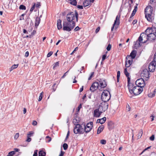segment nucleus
Listing matches in <instances>:
<instances>
[{
	"instance_id": "72a5a7b5",
	"label": "nucleus",
	"mask_w": 156,
	"mask_h": 156,
	"mask_svg": "<svg viewBox=\"0 0 156 156\" xmlns=\"http://www.w3.org/2000/svg\"><path fill=\"white\" fill-rule=\"evenodd\" d=\"M19 9L21 10H25L26 9V7L25 5H20Z\"/></svg>"
},
{
	"instance_id": "423d86ee",
	"label": "nucleus",
	"mask_w": 156,
	"mask_h": 156,
	"mask_svg": "<svg viewBox=\"0 0 156 156\" xmlns=\"http://www.w3.org/2000/svg\"><path fill=\"white\" fill-rule=\"evenodd\" d=\"M83 129V125H80V124H77L74 127L73 132L76 134L78 133L83 134L84 133Z\"/></svg>"
},
{
	"instance_id": "20e7f679",
	"label": "nucleus",
	"mask_w": 156,
	"mask_h": 156,
	"mask_svg": "<svg viewBox=\"0 0 156 156\" xmlns=\"http://www.w3.org/2000/svg\"><path fill=\"white\" fill-rule=\"evenodd\" d=\"M152 8L151 6H147L145 9V17L149 21H151V16L152 14Z\"/></svg>"
},
{
	"instance_id": "4c0bfd02",
	"label": "nucleus",
	"mask_w": 156,
	"mask_h": 156,
	"mask_svg": "<svg viewBox=\"0 0 156 156\" xmlns=\"http://www.w3.org/2000/svg\"><path fill=\"white\" fill-rule=\"evenodd\" d=\"M34 134V132L33 131H30L27 134V136L31 137L33 136Z\"/></svg>"
},
{
	"instance_id": "58836bf2",
	"label": "nucleus",
	"mask_w": 156,
	"mask_h": 156,
	"mask_svg": "<svg viewBox=\"0 0 156 156\" xmlns=\"http://www.w3.org/2000/svg\"><path fill=\"white\" fill-rule=\"evenodd\" d=\"M59 63L58 62H56L54 64L53 69H54L57 66H59Z\"/></svg>"
},
{
	"instance_id": "5fc2aeb1",
	"label": "nucleus",
	"mask_w": 156,
	"mask_h": 156,
	"mask_svg": "<svg viewBox=\"0 0 156 156\" xmlns=\"http://www.w3.org/2000/svg\"><path fill=\"white\" fill-rule=\"evenodd\" d=\"M30 137L27 136V139L26 140V141L27 142H30L31 141V139Z\"/></svg>"
},
{
	"instance_id": "a878e982",
	"label": "nucleus",
	"mask_w": 156,
	"mask_h": 156,
	"mask_svg": "<svg viewBox=\"0 0 156 156\" xmlns=\"http://www.w3.org/2000/svg\"><path fill=\"white\" fill-rule=\"evenodd\" d=\"M40 17H37L36 18V22L35 24V26L36 27L38 26L40 22Z\"/></svg>"
},
{
	"instance_id": "a18cd8bd",
	"label": "nucleus",
	"mask_w": 156,
	"mask_h": 156,
	"mask_svg": "<svg viewBox=\"0 0 156 156\" xmlns=\"http://www.w3.org/2000/svg\"><path fill=\"white\" fill-rule=\"evenodd\" d=\"M111 45L110 44H109L107 47L106 49L108 51H109L111 50Z\"/></svg>"
},
{
	"instance_id": "6e6d98bb",
	"label": "nucleus",
	"mask_w": 156,
	"mask_h": 156,
	"mask_svg": "<svg viewBox=\"0 0 156 156\" xmlns=\"http://www.w3.org/2000/svg\"><path fill=\"white\" fill-rule=\"evenodd\" d=\"M82 108V105L81 104H80L78 106L77 108V110L78 112H79L80 111V109Z\"/></svg>"
},
{
	"instance_id": "de8ad7c7",
	"label": "nucleus",
	"mask_w": 156,
	"mask_h": 156,
	"mask_svg": "<svg viewBox=\"0 0 156 156\" xmlns=\"http://www.w3.org/2000/svg\"><path fill=\"white\" fill-rule=\"evenodd\" d=\"M131 108L130 107L129 105L128 104H127L126 106V110L129 112Z\"/></svg>"
},
{
	"instance_id": "2eb2a0df",
	"label": "nucleus",
	"mask_w": 156,
	"mask_h": 156,
	"mask_svg": "<svg viewBox=\"0 0 156 156\" xmlns=\"http://www.w3.org/2000/svg\"><path fill=\"white\" fill-rule=\"evenodd\" d=\"M147 35L148 41H152L156 39L155 35L154 33H150L149 34Z\"/></svg>"
},
{
	"instance_id": "6e6552de",
	"label": "nucleus",
	"mask_w": 156,
	"mask_h": 156,
	"mask_svg": "<svg viewBox=\"0 0 156 156\" xmlns=\"http://www.w3.org/2000/svg\"><path fill=\"white\" fill-rule=\"evenodd\" d=\"M108 107V105L107 102H102L98 106V109L102 113L106 111Z\"/></svg>"
},
{
	"instance_id": "412c9836",
	"label": "nucleus",
	"mask_w": 156,
	"mask_h": 156,
	"mask_svg": "<svg viewBox=\"0 0 156 156\" xmlns=\"http://www.w3.org/2000/svg\"><path fill=\"white\" fill-rule=\"evenodd\" d=\"M79 122V118L78 117L77 114H75V118L73 119V123L75 126Z\"/></svg>"
},
{
	"instance_id": "aec40b11",
	"label": "nucleus",
	"mask_w": 156,
	"mask_h": 156,
	"mask_svg": "<svg viewBox=\"0 0 156 156\" xmlns=\"http://www.w3.org/2000/svg\"><path fill=\"white\" fill-rule=\"evenodd\" d=\"M124 73L126 76L127 77V82L129 83V81L130 80V78L129 77V73L127 72L126 68L124 69Z\"/></svg>"
},
{
	"instance_id": "e433bc0d",
	"label": "nucleus",
	"mask_w": 156,
	"mask_h": 156,
	"mask_svg": "<svg viewBox=\"0 0 156 156\" xmlns=\"http://www.w3.org/2000/svg\"><path fill=\"white\" fill-rule=\"evenodd\" d=\"M15 154L14 152L13 151H12L9 152L7 156H13V155Z\"/></svg>"
},
{
	"instance_id": "79ce46f5",
	"label": "nucleus",
	"mask_w": 156,
	"mask_h": 156,
	"mask_svg": "<svg viewBox=\"0 0 156 156\" xmlns=\"http://www.w3.org/2000/svg\"><path fill=\"white\" fill-rule=\"evenodd\" d=\"M107 53V51H106V54H104L102 56V62L105 59L106 57V53Z\"/></svg>"
},
{
	"instance_id": "4468645a",
	"label": "nucleus",
	"mask_w": 156,
	"mask_h": 156,
	"mask_svg": "<svg viewBox=\"0 0 156 156\" xmlns=\"http://www.w3.org/2000/svg\"><path fill=\"white\" fill-rule=\"evenodd\" d=\"M149 71L150 72H153L154 70L155 66L154 63L153 62H150L148 66Z\"/></svg>"
},
{
	"instance_id": "8fccbe9b",
	"label": "nucleus",
	"mask_w": 156,
	"mask_h": 156,
	"mask_svg": "<svg viewBox=\"0 0 156 156\" xmlns=\"http://www.w3.org/2000/svg\"><path fill=\"white\" fill-rule=\"evenodd\" d=\"M113 122L112 121L109 122H108V126L111 127L112 126V125H113Z\"/></svg>"
},
{
	"instance_id": "1a4fd4ad",
	"label": "nucleus",
	"mask_w": 156,
	"mask_h": 156,
	"mask_svg": "<svg viewBox=\"0 0 156 156\" xmlns=\"http://www.w3.org/2000/svg\"><path fill=\"white\" fill-rule=\"evenodd\" d=\"M93 125V122H90L87 123L86 126H85V125H83V127L84 128V132H85L86 133H88L92 129Z\"/></svg>"
},
{
	"instance_id": "7ed1b4c3",
	"label": "nucleus",
	"mask_w": 156,
	"mask_h": 156,
	"mask_svg": "<svg viewBox=\"0 0 156 156\" xmlns=\"http://www.w3.org/2000/svg\"><path fill=\"white\" fill-rule=\"evenodd\" d=\"M107 85V82L105 80L100 79L97 81L94 82L90 88H105Z\"/></svg>"
},
{
	"instance_id": "7c9ffc66",
	"label": "nucleus",
	"mask_w": 156,
	"mask_h": 156,
	"mask_svg": "<svg viewBox=\"0 0 156 156\" xmlns=\"http://www.w3.org/2000/svg\"><path fill=\"white\" fill-rule=\"evenodd\" d=\"M106 117H104L103 118L100 119V122H101V124H102L104 123L106 121Z\"/></svg>"
},
{
	"instance_id": "b1692460",
	"label": "nucleus",
	"mask_w": 156,
	"mask_h": 156,
	"mask_svg": "<svg viewBox=\"0 0 156 156\" xmlns=\"http://www.w3.org/2000/svg\"><path fill=\"white\" fill-rule=\"evenodd\" d=\"M66 1L71 5L74 6L76 5L77 2L76 0H66Z\"/></svg>"
},
{
	"instance_id": "e2e57ef3",
	"label": "nucleus",
	"mask_w": 156,
	"mask_h": 156,
	"mask_svg": "<svg viewBox=\"0 0 156 156\" xmlns=\"http://www.w3.org/2000/svg\"><path fill=\"white\" fill-rule=\"evenodd\" d=\"M68 71H68L67 72H66L63 75L62 77L61 78H62V79L64 78L66 76L67 73L68 72Z\"/></svg>"
},
{
	"instance_id": "864d4df0",
	"label": "nucleus",
	"mask_w": 156,
	"mask_h": 156,
	"mask_svg": "<svg viewBox=\"0 0 156 156\" xmlns=\"http://www.w3.org/2000/svg\"><path fill=\"white\" fill-rule=\"evenodd\" d=\"M154 135H152L150 137V139L151 140L153 141L154 140Z\"/></svg>"
},
{
	"instance_id": "09e8293b",
	"label": "nucleus",
	"mask_w": 156,
	"mask_h": 156,
	"mask_svg": "<svg viewBox=\"0 0 156 156\" xmlns=\"http://www.w3.org/2000/svg\"><path fill=\"white\" fill-rule=\"evenodd\" d=\"M81 28H80L78 26H77L74 29V31L75 32H76L79 30Z\"/></svg>"
},
{
	"instance_id": "bb28decb",
	"label": "nucleus",
	"mask_w": 156,
	"mask_h": 156,
	"mask_svg": "<svg viewBox=\"0 0 156 156\" xmlns=\"http://www.w3.org/2000/svg\"><path fill=\"white\" fill-rule=\"evenodd\" d=\"M144 33H145V34H147V35H149L150 33H153L151 30V27H148L145 30Z\"/></svg>"
},
{
	"instance_id": "0eeeda50",
	"label": "nucleus",
	"mask_w": 156,
	"mask_h": 156,
	"mask_svg": "<svg viewBox=\"0 0 156 156\" xmlns=\"http://www.w3.org/2000/svg\"><path fill=\"white\" fill-rule=\"evenodd\" d=\"M63 30L67 31H70L74 27H73L72 24L67 22L64 21L63 23Z\"/></svg>"
},
{
	"instance_id": "bf43d9fd",
	"label": "nucleus",
	"mask_w": 156,
	"mask_h": 156,
	"mask_svg": "<svg viewBox=\"0 0 156 156\" xmlns=\"http://www.w3.org/2000/svg\"><path fill=\"white\" fill-rule=\"evenodd\" d=\"M37 124V121H33V122H32V124L33 125V126H36Z\"/></svg>"
},
{
	"instance_id": "3c124183",
	"label": "nucleus",
	"mask_w": 156,
	"mask_h": 156,
	"mask_svg": "<svg viewBox=\"0 0 156 156\" xmlns=\"http://www.w3.org/2000/svg\"><path fill=\"white\" fill-rule=\"evenodd\" d=\"M38 150H36L34 151V154L33 156H37Z\"/></svg>"
},
{
	"instance_id": "f704fd0d",
	"label": "nucleus",
	"mask_w": 156,
	"mask_h": 156,
	"mask_svg": "<svg viewBox=\"0 0 156 156\" xmlns=\"http://www.w3.org/2000/svg\"><path fill=\"white\" fill-rule=\"evenodd\" d=\"M62 147L64 150H66L68 147V145L67 144L64 143L63 144Z\"/></svg>"
},
{
	"instance_id": "9d476101",
	"label": "nucleus",
	"mask_w": 156,
	"mask_h": 156,
	"mask_svg": "<svg viewBox=\"0 0 156 156\" xmlns=\"http://www.w3.org/2000/svg\"><path fill=\"white\" fill-rule=\"evenodd\" d=\"M150 73L147 69H144L141 73V76L143 77L146 80H148L149 78Z\"/></svg>"
},
{
	"instance_id": "c756f323",
	"label": "nucleus",
	"mask_w": 156,
	"mask_h": 156,
	"mask_svg": "<svg viewBox=\"0 0 156 156\" xmlns=\"http://www.w3.org/2000/svg\"><path fill=\"white\" fill-rule=\"evenodd\" d=\"M18 64L16 65L14 64L10 68V71L11 72L14 69L18 67Z\"/></svg>"
},
{
	"instance_id": "4be33fe9",
	"label": "nucleus",
	"mask_w": 156,
	"mask_h": 156,
	"mask_svg": "<svg viewBox=\"0 0 156 156\" xmlns=\"http://www.w3.org/2000/svg\"><path fill=\"white\" fill-rule=\"evenodd\" d=\"M62 21L60 19H58L57 20V26L58 30H60L62 28V26L61 24Z\"/></svg>"
},
{
	"instance_id": "338daca9",
	"label": "nucleus",
	"mask_w": 156,
	"mask_h": 156,
	"mask_svg": "<svg viewBox=\"0 0 156 156\" xmlns=\"http://www.w3.org/2000/svg\"><path fill=\"white\" fill-rule=\"evenodd\" d=\"M20 151V149L18 148H15L14 149V151H13L15 152V154L16 152H18Z\"/></svg>"
},
{
	"instance_id": "c9c22d12",
	"label": "nucleus",
	"mask_w": 156,
	"mask_h": 156,
	"mask_svg": "<svg viewBox=\"0 0 156 156\" xmlns=\"http://www.w3.org/2000/svg\"><path fill=\"white\" fill-rule=\"evenodd\" d=\"M35 3H34L33 5L32 6V7L30 8V12H32L33 10L35 8Z\"/></svg>"
},
{
	"instance_id": "9b49d317",
	"label": "nucleus",
	"mask_w": 156,
	"mask_h": 156,
	"mask_svg": "<svg viewBox=\"0 0 156 156\" xmlns=\"http://www.w3.org/2000/svg\"><path fill=\"white\" fill-rule=\"evenodd\" d=\"M136 51L135 50L132 51L129 55H128L126 57V59H131L133 60L134 58L136 55Z\"/></svg>"
},
{
	"instance_id": "a19ab883",
	"label": "nucleus",
	"mask_w": 156,
	"mask_h": 156,
	"mask_svg": "<svg viewBox=\"0 0 156 156\" xmlns=\"http://www.w3.org/2000/svg\"><path fill=\"white\" fill-rule=\"evenodd\" d=\"M151 30L152 31V33L155 34V32H156V27H151Z\"/></svg>"
},
{
	"instance_id": "f3484780",
	"label": "nucleus",
	"mask_w": 156,
	"mask_h": 156,
	"mask_svg": "<svg viewBox=\"0 0 156 156\" xmlns=\"http://www.w3.org/2000/svg\"><path fill=\"white\" fill-rule=\"evenodd\" d=\"M156 92V89L153 90L151 89L148 92V96L151 98L154 97L155 95V92Z\"/></svg>"
},
{
	"instance_id": "052dcab7",
	"label": "nucleus",
	"mask_w": 156,
	"mask_h": 156,
	"mask_svg": "<svg viewBox=\"0 0 156 156\" xmlns=\"http://www.w3.org/2000/svg\"><path fill=\"white\" fill-rule=\"evenodd\" d=\"M64 153L65 152L64 151H61L60 153L59 156H63L64 155Z\"/></svg>"
},
{
	"instance_id": "2f4dec72",
	"label": "nucleus",
	"mask_w": 156,
	"mask_h": 156,
	"mask_svg": "<svg viewBox=\"0 0 156 156\" xmlns=\"http://www.w3.org/2000/svg\"><path fill=\"white\" fill-rule=\"evenodd\" d=\"M136 89V88H128L130 94H132L133 93L135 95H136V94L134 93V90Z\"/></svg>"
},
{
	"instance_id": "49530a36",
	"label": "nucleus",
	"mask_w": 156,
	"mask_h": 156,
	"mask_svg": "<svg viewBox=\"0 0 156 156\" xmlns=\"http://www.w3.org/2000/svg\"><path fill=\"white\" fill-rule=\"evenodd\" d=\"M106 142V140H101L100 143L102 144H105Z\"/></svg>"
},
{
	"instance_id": "69168bd1",
	"label": "nucleus",
	"mask_w": 156,
	"mask_h": 156,
	"mask_svg": "<svg viewBox=\"0 0 156 156\" xmlns=\"http://www.w3.org/2000/svg\"><path fill=\"white\" fill-rule=\"evenodd\" d=\"M36 31L35 30H34L31 34V36L34 35L35 34H36Z\"/></svg>"
},
{
	"instance_id": "f03ea898",
	"label": "nucleus",
	"mask_w": 156,
	"mask_h": 156,
	"mask_svg": "<svg viewBox=\"0 0 156 156\" xmlns=\"http://www.w3.org/2000/svg\"><path fill=\"white\" fill-rule=\"evenodd\" d=\"M148 35L145 33L141 34L138 40H137V47H141L142 44L146 43L148 41Z\"/></svg>"
},
{
	"instance_id": "39448f33",
	"label": "nucleus",
	"mask_w": 156,
	"mask_h": 156,
	"mask_svg": "<svg viewBox=\"0 0 156 156\" xmlns=\"http://www.w3.org/2000/svg\"><path fill=\"white\" fill-rule=\"evenodd\" d=\"M111 96L110 93L109 91L104 90L101 94V100L103 102H106L109 100Z\"/></svg>"
},
{
	"instance_id": "ea45409f",
	"label": "nucleus",
	"mask_w": 156,
	"mask_h": 156,
	"mask_svg": "<svg viewBox=\"0 0 156 156\" xmlns=\"http://www.w3.org/2000/svg\"><path fill=\"white\" fill-rule=\"evenodd\" d=\"M43 93V92H42L40 93V95L39 96V99H38V101H40L42 98V95Z\"/></svg>"
},
{
	"instance_id": "4d7b16f0",
	"label": "nucleus",
	"mask_w": 156,
	"mask_h": 156,
	"mask_svg": "<svg viewBox=\"0 0 156 156\" xmlns=\"http://www.w3.org/2000/svg\"><path fill=\"white\" fill-rule=\"evenodd\" d=\"M46 138L47 139H48V140H47L48 141V142H49L51 141V138L49 136H46Z\"/></svg>"
},
{
	"instance_id": "a211bd4d",
	"label": "nucleus",
	"mask_w": 156,
	"mask_h": 156,
	"mask_svg": "<svg viewBox=\"0 0 156 156\" xmlns=\"http://www.w3.org/2000/svg\"><path fill=\"white\" fill-rule=\"evenodd\" d=\"M133 62V60L130 59L128 60V59H126L125 62V66L126 67L128 68L131 65L132 63Z\"/></svg>"
},
{
	"instance_id": "f8f14e48",
	"label": "nucleus",
	"mask_w": 156,
	"mask_h": 156,
	"mask_svg": "<svg viewBox=\"0 0 156 156\" xmlns=\"http://www.w3.org/2000/svg\"><path fill=\"white\" fill-rule=\"evenodd\" d=\"M137 87L143 88L145 85V82L142 79H137Z\"/></svg>"
},
{
	"instance_id": "dca6fc26",
	"label": "nucleus",
	"mask_w": 156,
	"mask_h": 156,
	"mask_svg": "<svg viewBox=\"0 0 156 156\" xmlns=\"http://www.w3.org/2000/svg\"><path fill=\"white\" fill-rule=\"evenodd\" d=\"M102 113V112H101V111L97 108L94 110V116L96 117H99Z\"/></svg>"
},
{
	"instance_id": "0e129e2a",
	"label": "nucleus",
	"mask_w": 156,
	"mask_h": 156,
	"mask_svg": "<svg viewBox=\"0 0 156 156\" xmlns=\"http://www.w3.org/2000/svg\"><path fill=\"white\" fill-rule=\"evenodd\" d=\"M77 7L80 9H83V6H82V5H78L77 6Z\"/></svg>"
},
{
	"instance_id": "603ef678",
	"label": "nucleus",
	"mask_w": 156,
	"mask_h": 156,
	"mask_svg": "<svg viewBox=\"0 0 156 156\" xmlns=\"http://www.w3.org/2000/svg\"><path fill=\"white\" fill-rule=\"evenodd\" d=\"M53 52L52 51H50L47 54V57H50V56H51L52 55V54Z\"/></svg>"
},
{
	"instance_id": "c03bdc74",
	"label": "nucleus",
	"mask_w": 156,
	"mask_h": 156,
	"mask_svg": "<svg viewBox=\"0 0 156 156\" xmlns=\"http://www.w3.org/2000/svg\"><path fill=\"white\" fill-rule=\"evenodd\" d=\"M19 136V133H16L14 136V139H17L18 138Z\"/></svg>"
},
{
	"instance_id": "ddd939ff",
	"label": "nucleus",
	"mask_w": 156,
	"mask_h": 156,
	"mask_svg": "<svg viewBox=\"0 0 156 156\" xmlns=\"http://www.w3.org/2000/svg\"><path fill=\"white\" fill-rule=\"evenodd\" d=\"M120 17V15H119V16H118V15H117L116 18L115 20L114 21V24L113 25L112 27L111 28V31H112L113 30L116 24L117 25H119V24L120 23V21H119V18Z\"/></svg>"
},
{
	"instance_id": "5701e85b",
	"label": "nucleus",
	"mask_w": 156,
	"mask_h": 156,
	"mask_svg": "<svg viewBox=\"0 0 156 156\" xmlns=\"http://www.w3.org/2000/svg\"><path fill=\"white\" fill-rule=\"evenodd\" d=\"M104 129V126L103 125H101L99 126L98 128L97 133L98 134H100L102 131H103Z\"/></svg>"
},
{
	"instance_id": "473e14b6",
	"label": "nucleus",
	"mask_w": 156,
	"mask_h": 156,
	"mask_svg": "<svg viewBox=\"0 0 156 156\" xmlns=\"http://www.w3.org/2000/svg\"><path fill=\"white\" fill-rule=\"evenodd\" d=\"M143 134V131L142 130H140L139 131L138 136H137L138 138L139 139L142 136Z\"/></svg>"
},
{
	"instance_id": "774afa93",
	"label": "nucleus",
	"mask_w": 156,
	"mask_h": 156,
	"mask_svg": "<svg viewBox=\"0 0 156 156\" xmlns=\"http://www.w3.org/2000/svg\"><path fill=\"white\" fill-rule=\"evenodd\" d=\"M40 5V2H37L36 4H35V6L36 7H38Z\"/></svg>"
},
{
	"instance_id": "13d9d810",
	"label": "nucleus",
	"mask_w": 156,
	"mask_h": 156,
	"mask_svg": "<svg viewBox=\"0 0 156 156\" xmlns=\"http://www.w3.org/2000/svg\"><path fill=\"white\" fill-rule=\"evenodd\" d=\"M143 88H139L138 89V90L139 94H140L141 93V92L143 91Z\"/></svg>"
},
{
	"instance_id": "cd10ccee",
	"label": "nucleus",
	"mask_w": 156,
	"mask_h": 156,
	"mask_svg": "<svg viewBox=\"0 0 156 156\" xmlns=\"http://www.w3.org/2000/svg\"><path fill=\"white\" fill-rule=\"evenodd\" d=\"M46 153L43 150H41L39 151L38 156H45Z\"/></svg>"
},
{
	"instance_id": "c85d7f7f",
	"label": "nucleus",
	"mask_w": 156,
	"mask_h": 156,
	"mask_svg": "<svg viewBox=\"0 0 156 156\" xmlns=\"http://www.w3.org/2000/svg\"><path fill=\"white\" fill-rule=\"evenodd\" d=\"M136 12V5H135L134 6V10H133V11L132 12L130 16L133 17L135 15Z\"/></svg>"
},
{
	"instance_id": "f257e3e1",
	"label": "nucleus",
	"mask_w": 156,
	"mask_h": 156,
	"mask_svg": "<svg viewBox=\"0 0 156 156\" xmlns=\"http://www.w3.org/2000/svg\"><path fill=\"white\" fill-rule=\"evenodd\" d=\"M78 15L77 11H75V13L73 12L69 13L66 15V18L68 22L73 25V27L75 26V20L78 21Z\"/></svg>"
},
{
	"instance_id": "393cba45",
	"label": "nucleus",
	"mask_w": 156,
	"mask_h": 156,
	"mask_svg": "<svg viewBox=\"0 0 156 156\" xmlns=\"http://www.w3.org/2000/svg\"><path fill=\"white\" fill-rule=\"evenodd\" d=\"M90 2V0H85L84 2L83 3V5L84 7H85L88 6Z\"/></svg>"
},
{
	"instance_id": "680f3d73",
	"label": "nucleus",
	"mask_w": 156,
	"mask_h": 156,
	"mask_svg": "<svg viewBox=\"0 0 156 156\" xmlns=\"http://www.w3.org/2000/svg\"><path fill=\"white\" fill-rule=\"evenodd\" d=\"M120 73L119 71H118L117 73V77L118 78L120 77Z\"/></svg>"
},
{
	"instance_id": "37998d69",
	"label": "nucleus",
	"mask_w": 156,
	"mask_h": 156,
	"mask_svg": "<svg viewBox=\"0 0 156 156\" xmlns=\"http://www.w3.org/2000/svg\"><path fill=\"white\" fill-rule=\"evenodd\" d=\"M84 66H82L80 69V73H84L85 71L84 70Z\"/></svg>"
},
{
	"instance_id": "6ab92c4d",
	"label": "nucleus",
	"mask_w": 156,
	"mask_h": 156,
	"mask_svg": "<svg viewBox=\"0 0 156 156\" xmlns=\"http://www.w3.org/2000/svg\"><path fill=\"white\" fill-rule=\"evenodd\" d=\"M127 83L129 88H136V86H135V83L136 85V80L135 81V83L132 81L131 82L130 81L129 83L127 82Z\"/></svg>"
}]
</instances>
